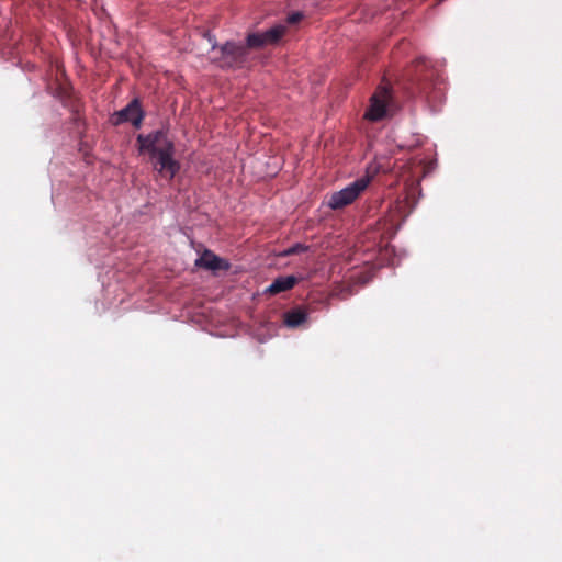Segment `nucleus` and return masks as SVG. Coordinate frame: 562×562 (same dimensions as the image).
<instances>
[{
    "mask_svg": "<svg viewBox=\"0 0 562 562\" xmlns=\"http://www.w3.org/2000/svg\"><path fill=\"white\" fill-rule=\"evenodd\" d=\"M296 283L297 278L294 276L279 277L266 289V293L276 295L291 290Z\"/></svg>",
    "mask_w": 562,
    "mask_h": 562,
    "instance_id": "nucleus-8",
    "label": "nucleus"
},
{
    "mask_svg": "<svg viewBox=\"0 0 562 562\" xmlns=\"http://www.w3.org/2000/svg\"><path fill=\"white\" fill-rule=\"evenodd\" d=\"M195 266L216 271V270H227L229 265L227 261L213 251L205 249L202 255L195 260Z\"/></svg>",
    "mask_w": 562,
    "mask_h": 562,
    "instance_id": "nucleus-7",
    "label": "nucleus"
},
{
    "mask_svg": "<svg viewBox=\"0 0 562 562\" xmlns=\"http://www.w3.org/2000/svg\"><path fill=\"white\" fill-rule=\"evenodd\" d=\"M391 99V91L387 87H378L370 98V103L364 113V119L371 122H378L386 117Z\"/></svg>",
    "mask_w": 562,
    "mask_h": 562,
    "instance_id": "nucleus-4",
    "label": "nucleus"
},
{
    "mask_svg": "<svg viewBox=\"0 0 562 562\" xmlns=\"http://www.w3.org/2000/svg\"><path fill=\"white\" fill-rule=\"evenodd\" d=\"M307 250V246L303 244H295L286 249H284L282 252H280L281 257H289L292 255L301 254Z\"/></svg>",
    "mask_w": 562,
    "mask_h": 562,
    "instance_id": "nucleus-10",
    "label": "nucleus"
},
{
    "mask_svg": "<svg viewBox=\"0 0 562 562\" xmlns=\"http://www.w3.org/2000/svg\"><path fill=\"white\" fill-rule=\"evenodd\" d=\"M286 31V26L278 24L261 33H250L246 37V44L226 42L221 47L220 66L227 69H239L247 65L249 49L262 48L267 45L279 43Z\"/></svg>",
    "mask_w": 562,
    "mask_h": 562,
    "instance_id": "nucleus-2",
    "label": "nucleus"
},
{
    "mask_svg": "<svg viewBox=\"0 0 562 562\" xmlns=\"http://www.w3.org/2000/svg\"><path fill=\"white\" fill-rule=\"evenodd\" d=\"M140 154H148L154 170L164 179L171 181L180 170V162L175 159V143L162 130L136 138Z\"/></svg>",
    "mask_w": 562,
    "mask_h": 562,
    "instance_id": "nucleus-1",
    "label": "nucleus"
},
{
    "mask_svg": "<svg viewBox=\"0 0 562 562\" xmlns=\"http://www.w3.org/2000/svg\"><path fill=\"white\" fill-rule=\"evenodd\" d=\"M302 18H303L302 13H300V12H294V13H292V14H290V15L288 16V23H290V24H295V23H297L299 21H301V20H302Z\"/></svg>",
    "mask_w": 562,
    "mask_h": 562,
    "instance_id": "nucleus-11",
    "label": "nucleus"
},
{
    "mask_svg": "<svg viewBox=\"0 0 562 562\" xmlns=\"http://www.w3.org/2000/svg\"><path fill=\"white\" fill-rule=\"evenodd\" d=\"M412 86L418 93L427 94L430 87V78L432 70L429 69L428 63L424 58L416 59L412 68L408 70Z\"/></svg>",
    "mask_w": 562,
    "mask_h": 562,
    "instance_id": "nucleus-6",
    "label": "nucleus"
},
{
    "mask_svg": "<svg viewBox=\"0 0 562 562\" xmlns=\"http://www.w3.org/2000/svg\"><path fill=\"white\" fill-rule=\"evenodd\" d=\"M307 319V313L303 308H293L284 313L283 323L286 327L296 328Z\"/></svg>",
    "mask_w": 562,
    "mask_h": 562,
    "instance_id": "nucleus-9",
    "label": "nucleus"
},
{
    "mask_svg": "<svg viewBox=\"0 0 562 562\" xmlns=\"http://www.w3.org/2000/svg\"><path fill=\"white\" fill-rule=\"evenodd\" d=\"M144 111L138 99H133L125 108L112 114L110 121L113 125H120L130 122L135 128L142 126Z\"/></svg>",
    "mask_w": 562,
    "mask_h": 562,
    "instance_id": "nucleus-5",
    "label": "nucleus"
},
{
    "mask_svg": "<svg viewBox=\"0 0 562 562\" xmlns=\"http://www.w3.org/2000/svg\"><path fill=\"white\" fill-rule=\"evenodd\" d=\"M370 181V176H363L342 190L333 193L328 206L333 210H340L351 204L368 188Z\"/></svg>",
    "mask_w": 562,
    "mask_h": 562,
    "instance_id": "nucleus-3",
    "label": "nucleus"
}]
</instances>
